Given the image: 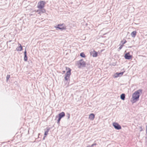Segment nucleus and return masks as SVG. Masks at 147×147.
I'll list each match as a JSON object with an SVG mask.
<instances>
[{"mask_svg":"<svg viewBox=\"0 0 147 147\" xmlns=\"http://www.w3.org/2000/svg\"><path fill=\"white\" fill-rule=\"evenodd\" d=\"M142 92V90L141 89H139L135 91L133 94L131 100L132 103H136L139 100V97Z\"/></svg>","mask_w":147,"mask_h":147,"instance_id":"1","label":"nucleus"},{"mask_svg":"<svg viewBox=\"0 0 147 147\" xmlns=\"http://www.w3.org/2000/svg\"><path fill=\"white\" fill-rule=\"evenodd\" d=\"M54 28H56V30L59 29L61 31L65 30L66 29V26L63 24H59L57 25V26H54Z\"/></svg>","mask_w":147,"mask_h":147,"instance_id":"2","label":"nucleus"},{"mask_svg":"<svg viewBox=\"0 0 147 147\" xmlns=\"http://www.w3.org/2000/svg\"><path fill=\"white\" fill-rule=\"evenodd\" d=\"M77 64L79 68L81 67H84L86 65L85 62L83 59H81L77 61Z\"/></svg>","mask_w":147,"mask_h":147,"instance_id":"3","label":"nucleus"},{"mask_svg":"<svg viewBox=\"0 0 147 147\" xmlns=\"http://www.w3.org/2000/svg\"><path fill=\"white\" fill-rule=\"evenodd\" d=\"M66 70H67V69H68V71L67 72L64 78L65 80L67 81L70 78V76L71 75V69L69 68L66 67Z\"/></svg>","mask_w":147,"mask_h":147,"instance_id":"4","label":"nucleus"},{"mask_svg":"<svg viewBox=\"0 0 147 147\" xmlns=\"http://www.w3.org/2000/svg\"><path fill=\"white\" fill-rule=\"evenodd\" d=\"M65 115V113L64 112H62L60 113H59V114L58 116V119L57 120V123L58 124H59L60 123V121L61 120V118L63 117H64ZM58 116H56V118L57 117H58Z\"/></svg>","mask_w":147,"mask_h":147,"instance_id":"5","label":"nucleus"},{"mask_svg":"<svg viewBox=\"0 0 147 147\" xmlns=\"http://www.w3.org/2000/svg\"><path fill=\"white\" fill-rule=\"evenodd\" d=\"M45 4V2L44 1H40L39 2L38 4L37 7L39 9H42L44 7Z\"/></svg>","mask_w":147,"mask_h":147,"instance_id":"6","label":"nucleus"},{"mask_svg":"<svg viewBox=\"0 0 147 147\" xmlns=\"http://www.w3.org/2000/svg\"><path fill=\"white\" fill-rule=\"evenodd\" d=\"M113 125L114 127L117 130L120 129H121V126L117 123L114 122L113 123Z\"/></svg>","mask_w":147,"mask_h":147,"instance_id":"7","label":"nucleus"},{"mask_svg":"<svg viewBox=\"0 0 147 147\" xmlns=\"http://www.w3.org/2000/svg\"><path fill=\"white\" fill-rule=\"evenodd\" d=\"M124 57L126 59H130L132 58V56L129 55V53H127L125 55Z\"/></svg>","mask_w":147,"mask_h":147,"instance_id":"8","label":"nucleus"},{"mask_svg":"<svg viewBox=\"0 0 147 147\" xmlns=\"http://www.w3.org/2000/svg\"><path fill=\"white\" fill-rule=\"evenodd\" d=\"M95 115L93 113H91L89 115V119L90 120L93 121Z\"/></svg>","mask_w":147,"mask_h":147,"instance_id":"9","label":"nucleus"},{"mask_svg":"<svg viewBox=\"0 0 147 147\" xmlns=\"http://www.w3.org/2000/svg\"><path fill=\"white\" fill-rule=\"evenodd\" d=\"M18 45L19 46L16 48V50L17 51H21L22 50V47L20 44L19 43Z\"/></svg>","mask_w":147,"mask_h":147,"instance_id":"10","label":"nucleus"},{"mask_svg":"<svg viewBox=\"0 0 147 147\" xmlns=\"http://www.w3.org/2000/svg\"><path fill=\"white\" fill-rule=\"evenodd\" d=\"M37 12H38V13L40 14L41 13H43L45 12V10L44 9L38 10H37Z\"/></svg>","mask_w":147,"mask_h":147,"instance_id":"11","label":"nucleus"},{"mask_svg":"<svg viewBox=\"0 0 147 147\" xmlns=\"http://www.w3.org/2000/svg\"><path fill=\"white\" fill-rule=\"evenodd\" d=\"M137 32L136 31H133L131 34V36L133 38H134L136 35Z\"/></svg>","mask_w":147,"mask_h":147,"instance_id":"12","label":"nucleus"},{"mask_svg":"<svg viewBox=\"0 0 147 147\" xmlns=\"http://www.w3.org/2000/svg\"><path fill=\"white\" fill-rule=\"evenodd\" d=\"M92 56L94 57H96L97 56V52L94 51H93L92 53Z\"/></svg>","mask_w":147,"mask_h":147,"instance_id":"13","label":"nucleus"},{"mask_svg":"<svg viewBox=\"0 0 147 147\" xmlns=\"http://www.w3.org/2000/svg\"><path fill=\"white\" fill-rule=\"evenodd\" d=\"M121 98L123 100L125 99V94H122L121 95Z\"/></svg>","mask_w":147,"mask_h":147,"instance_id":"14","label":"nucleus"},{"mask_svg":"<svg viewBox=\"0 0 147 147\" xmlns=\"http://www.w3.org/2000/svg\"><path fill=\"white\" fill-rule=\"evenodd\" d=\"M49 129L47 128V130L45 132L44 134V136H46L47 135L48 133V132L49 131Z\"/></svg>","mask_w":147,"mask_h":147,"instance_id":"15","label":"nucleus"},{"mask_svg":"<svg viewBox=\"0 0 147 147\" xmlns=\"http://www.w3.org/2000/svg\"><path fill=\"white\" fill-rule=\"evenodd\" d=\"M126 42V40H125L123 39L121 41V44L124 45L125 44Z\"/></svg>","mask_w":147,"mask_h":147,"instance_id":"16","label":"nucleus"},{"mask_svg":"<svg viewBox=\"0 0 147 147\" xmlns=\"http://www.w3.org/2000/svg\"><path fill=\"white\" fill-rule=\"evenodd\" d=\"M113 77L114 78H117L119 77V76L118 75V73H116L113 76Z\"/></svg>","mask_w":147,"mask_h":147,"instance_id":"17","label":"nucleus"},{"mask_svg":"<svg viewBox=\"0 0 147 147\" xmlns=\"http://www.w3.org/2000/svg\"><path fill=\"white\" fill-rule=\"evenodd\" d=\"M80 56L82 57H85V55L83 53H81L80 54Z\"/></svg>","mask_w":147,"mask_h":147,"instance_id":"18","label":"nucleus"},{"mask_svg":"<svg viewBox=\"0 0 147 147\" xmlns=\"http://www.w3.org/2000/svg\"><path fill=\"white\" fill-rule=\"evenodd\" d=\"M124 45L120 44L119 45L120 47L119 48V51L123 47Z\"/></svg>","mask_w":147,"mask_h":147,"instance_id":"19","label":"nucleus"},{"mask_svg":"<svg viewBox=\"0 0 147 147\" xmlns=\"http://www.w3.org/2000/svg\"><path fill=\"white\" fill-rule=\"evenodd\" d=\"M123 74V72H122L119 73H118V75L119 76V77L122 76Z\"/></svg>","mask_w":147,"mask_h":147,"instance_id":"20","label":"nucleus"},{"mask_svg":"<svg viewBox=\"0 0 147 147\" xmlns=\"http://www.w3.org/2000/svg\"><path fill=\"white\" fill-rule=\"evenodd\" d=\"M10 77V75H7L6 76V79H7V82L8 80L9 79V78Z\"/></svg>","mask_w":147,"mask_h":147,"instance_id":"21","label":"nucleus"},{"mask_svg":"<svg viewBox=\"0 0 147 147\" xmlns=\"http://www.w3.org/2000/svg\"><path fill=\"white\" fill-rule=\"evenodd\" d=\"M24 60L25 61H26L27 60V57L26 55H24Z\"/></svg>","mask_w":147,"mask_h":147,"instance_id":"22","label":"nucleus"},{"mask_svg":"<svg viewBox=\"0 0 147 147\" xmlns=\"http://www.w3.org/2000/svg\"><path fill=\"white\" fill-rule=\"evenodd\" d=\"M67 118L68 119H69L70 118V115L68 113L67 114Z\"/></svg>","mask_w":147,"mask_h":147,"instance_id":"23","label":"nucleus"},{"mask_svg":"<svg viewBox=\"0 0 147 147\" xmlns=\"http://www.w3.org/2000/svg\"><path fill=\"white\" fill-rule=\"evenodd\" d=\"M96 143H94L93 144H92L91 146V147H93V146H96Z\"/></svg>","mask_w":147,"mask_h":147,"instance_id":"24","label":"nucleus"},{"mask_svg":"<svg viewBox=\"0 0 147 147\" xmlns=\"http://www.w3.org/2000/svg\"><path fill=\"white\" fill-rule=\"evenodd\" d=\"M24 55H26V50H25V51L24 52Z\"/></svg>","mask_w":147,"mask_h":147,"instance_id":"25","label":"nucleus"},{"mask_svg":"<svg viewBox=\"0 0 147 147\" xmlns=\"http://www.w3.org/2000/svg\"><path fill=\"white\" fill-rule=\"evenodd\" d=\"M139 127L140 129H141L140 131H141L142 130V127L140 126Z\"/></svg>","mask_w":147,"mask_h":147,"instance_id":"26","label":"nucleus"},{"mask_svg":"<svg viewBox=\"0 0 147 147\" xmlns=\"http://www.w3.org/2000/svg\"><path fill=\"white\" fill-rule=\"evenodd\" d=\"M46 137V136H44V137H43V140H45V138Z\"/></svg>","mask_w":147,"mask_h":147,"instance_id":"27","label":"nucleus"},{"mask_svg":"<svg viewBox=\"0 0 147 147\" xmlns=\"http://www.w3.org/2000/svg\"><path fill=\"white\" fill-rule=\"evenodd\" d=\"M86 147H91V146L89 145L88 146H86Z\"/></svg>","mask_w":147,"mask_h":147,"instance_id":"28","label":"nucleus"},{"mask_svg":"<svg viewBox=\"0 0 147 147\" xmlns=\"http://www.w3.org/2000/svg\"><path fill=\"white\" fill-rule=\"evenodd\" d=\"M63 73H64L65 72V71H63Z\"/></svg>","mask_w":147,"mask_h":147,"instance_id":"29","label":"nucleus"},{"mask_svg":"<svg viewBox=\"0 0 147 147\" xmlns=\"http://www.w3.org/2000/svg\"><path fill=\"white\" fill-rule=\"evenodd\" d=\"M38 135V136L40 135V134H39Z\"/></svg>","mask_w":147,"mask_h":147,"instance_id":"30","label":"nucleus"}]
</instances>
